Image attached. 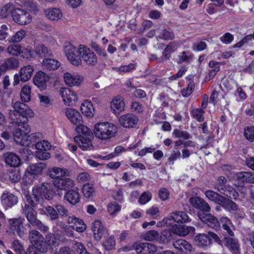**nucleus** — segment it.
Returning a JSON list of instances; mask_svg holds the SVG:
<instances>
[{
  "instance_id": "nucleus-13",
  "label": "nucleus",
  "mask_w": 254,
  "mask_h": 254,
  "mask_svg": "<svg viewBox=\"0 0 254 254\" xmlns=\"http://www.w3.org/2000/svg\"><path fill=\"white\" fill-rule=\"evenodd\" d=\"M60 94L65 104L71 106L77 101L76 93L68 88H63L60 90Z\"/></svg>"
},
{
  "instance_id": "nucleus-2",
  "label": "nucleus",
  "mask_w": 254,
  "mask_h": 254,
  "mask_svg": "<svg viewBox=\"0 0 254 254\" xmlns=\"http://www.w3.org/2000/svg\"><path fill=\"white\" fill-rule=\"evenodd\" d=\"M34 116V112H10L11 124L15 128L13 130V139L17 144L30 146L39 137L38 132L28 135L30 128L27 124L28 118Z\"/></svg>"
},
{
  "instance_id": "nucleus-46",
  "label": "nucleus",
  "mask_w": 254,
  "mask_h": 254,
  "mask_svg": "<svg viewBox=\"0 0 254 254\" xmlns=\"http://www.w3.org/2000/svg\"><path fill=\"white\" fill-rule=\"evenodd\" d=\"M193 58V55L189 51H183L178 55L177 62L181 64L184 62L190 63Z\"/></svg>"
},
{
  "instance_id": "nucleus-5",
  "label": "nucleus",
  "mask_w": 254,
  "mask_h": 254,
  "mask_svg": "<svg viewBox=\"0 0 254 254\" xmlns=\"http://www.w3.org/2000/svg\"><path fill=\"white\" fill-rule=\"evenodd\" d=\"M82 49V45H80L78 48L71 44H68L65 47L64 52L65 55L68 61L73 65L78 66L81 64Z\"/></svg>"
},
{
  "instance_id": "nucleus-54",
  "label": "nucleus",
  "mask_w": 254,
  "mask_h": 254,
  "mask_svg": "<svg viewBox=\"0 0 254 254\" xmlns=\"http://www.w3.org/2000/svg\"><path fill=\"white\" fill-rule=\"evenodd\" d=\"M157 38L168 41L174 39L175 35L172 31H168L166 29H163L161 30L160 35L157 37Z\"/></svg>"
},
{
  "instance_id": "nucleus-28",
  "label": "nucleus",
  "mask_w": 254,
  "mask_h": 254,
  "mask_svg": "<svg viewBox=\"0 0 254 254\" xmlns=\"http://www.w3.org/2000/svg\"><path fill=\"white\" fill-rule=\"evenodd\" d=\"M237 181L241 183L254 184V174L250 172H240L236 174Z\"/></svg>"
},
{
  "instance_id": "nucleus-34",
  "label": "nucleus",
  "mask_w": 254,
  "mask_h": 254,
  "mask_svg": "<svg viewBox=\"0 0 254 254\" xmlns=\"http://www.w3.org/2000/svg\"><path fill=\"white\" fill-rule=\"evenodd\" d=\"M220 223L222 225V228L226 231L228 235L230 236H233L234 233L233 231L234 225L231 220L227 217H222L220 220Z\"/></svg>"
},
{
  "instance_id": "nucleus-7",
  "label": "nucleus",
  "mask_w": 254,
  "mask_h": 254,
  "mask_svg": "<svg viewBox=\"0 0 254 254\" xmlns=\"http://www.w3.org/2000/svg\"><path fill=\"white\" fill-rule=\"evenodd\" d=\"M133 248L138 254H154L157 251L156 245L147 242H135Z\"/></svg>"
},
{
  "instance_id": "nucleus-35",
  "label": "nucleus",
  "mask_w": 254,
  "mask_h": 254,
  "mask_svg": "<svg viewBox=\"0 0 254 254\" xmlns=\"http://www.w3.org/2000/svg\"><path fill=\"white\" fill-rule=\"evenodd\" d=\"M206 197L216 204L220 205L224 197L223 195L212 190H207L204 192Z\"/></svg>"
},
{
  "instance_id": "nucleus-12",
  "label": "nucleus",
  "mask_w": 254,
  "mask_h": 254,
  "mask_svg": "<svg viewBox=\"0 0 254 254\" xmlns=\"http://www.w3.org/2000/svg\"><path fill=\"white\" fill-rule=\"evenodd\" d=\"M8 222L10 225V229L14 234H17L20 237L25 235L26 229L23 226L22 219H11L8 221Z\"/></svg>"
},
{
  "instance_id": "nucleus-52",
  "label": "nucleus",
  "mask_w": 254,
  "mask_h": 254,
  "mask_svg": "<svg viewBox=\"0 0 254 254\" xmlns=\"http://www.w3.org/2000/svg\"><path fill=\"white\" fill-rule=\"evenodd\" d=\"M8 175L9 179L12 183H17L19 182L21 178L20 173L19 171L17 169H11L8 171Z\"/></svg>"
},
{
  "instance_id": "nucleus-26",
  "label": "nucleus",
  "mask_w": 254,
  "mask_h": 254,
  "mask_svg": "<svg viewBox=\"0 0 254 254\" xmlns=\"http://www.w3.org/2000/svg\"><path fill=\"white\" fill-rule=\"evenodd\" d=\"M228 198L224 196L220 205L226 211L234 213L238 210V206L231 198Z\"/></svg>"
},
{
  "instance_id": "nucleus-25",
  "label": "nucleus",
  "mask_w": 254,
  "mask_h": 254,
  "mask_svg": "<svg viewBox=\"0 0 254 254\" xmlns=\"http://www.w3.org/2000/svg\"><path fill=\"white\" fill-rule=\"evenodd\" d=\"M64 80L66 85L69 86H78L81 83L83 77L79 75H72L66 72L64 74Z\"/></svg>"
},
{
  "instance_id": "nucleus-21",
  "label": "nucleus",
  "mask_w": 254,
  "mask_h": 254,
  "mask_svg": "<svg viewBox=\"0 0 254 254\" xmlns=\"http://www.w3.org/2000/svg\"><path fill=\"white\" fill-rule=\"evenodd\" d=\"M173 247L182 253L188 254L191 253L192 250L191 245L182 239H180L173 243Z\"/></svg>"
},
{
  "instance_id": "nucleus-20",
  "label": "nucleus",
  "mask_w": 254,
  "mask_h": 254,
  "mask_svg": "<svg viewBox=\"0 0 254 254\" xmlns=\"http://www.w3.org/2000/svg\"><path fill=\"white\" fill-rule=\"evenodd\" d=\"M64 198L70 204L75 205L79 202L80 195L78 190L70 189L65 192Z\"/></svg>"
},
{
  "instance_id": "nucleus-38",
  "label": "nucleus",
  "mask_w": 254,
  "mask_h": 254,
  "mask_svg": "<svg viewBox=\"0 0 254 254\" xmlns=\"http://www.w3.org/2000/svg\"><path fill=\"white\" fill-rule=\"evenodd\" d=\"M42 65L47 70H56L60 66V63L54 59L45 58L42 62Z\"/></svg>"
},
{
  "instance_id": "nucleus-30",
  "label": "nucleus",
  "mask_w": 254,
  "mask_h": 254,
  "mask_svg": "<svg viewBox=\"0 0 254 254\" xmlns=\"http://www.w3.org/2000/svg\"><path fill=\"white\" fill-rule=\"evenodd\" d=\"M7 52L10 55L13 56H18L22 53L31 55L30 51L27 48L22 50L20 45H11L8 47L7 48Z\"/></svg>"
},
{
  "instance_id": "nucleus-29",
  "label": "nucleus",
  "mask_w": 254,
  "mask_h": 254,
  "mask_svg": "<svg viewBox=\"0 0 254 254\" xmlns=\"http://www.w3.org/2000/svg\"><path fill=\"white\" fill-rule=\"evenodd\" d=\"M49 175L51 178L54 179V180H56L68 176L69 172L66 169L54 167L49 170Z\"/></svg>"
},
{
  "instance_id": "nucleus-33",
  "label": "nucleus",
  "mask_w": 254,
  "mask_h": 254,
  "mask_svg": "<svg viewBox=\"0 0 254 254\" xmlns=\"http://www.w3.org/2000/svg\"><path fill=\"white\" fill-rule=\"evenodd\" d=\"M36 54L40 58L51 57L52 51L43 44H39L35 46L34 49Z\"/></svg>"
},
{
  "instance_id": "nucleus-17",
  "label": "nucleus",
  "mask_w": 254,
  "mask_h": 254,
  "mask_svg": "<svg viewBox=\"0 0 254 254\" xmlns=\"http://www.w3.org/2000/svg\"><path fill=\"white\" fill-rule=\"evenodd\" d=\"M83 59L87 64L95 65L97 62L96 55L89 48L83 45L81 59Z\"/></svg>"
},
{
  "instance_id": "nucleus-1",
  "label": "nucleus",
  "mask_w": 254,
  "mask_h": 254,
  "mask_svg": "<svg viewBox=\"0 0 254 254\" xmlns=\"http://www.w3.org/2000/svg\"><path fill=\"white\" fill-rule=\"evenodd\" d=\"M50 185L49 184H43L40 187L34 188L31 194L26 195L28 204H25L23 207V213L30 225L45 231H47L48 228L37 219V212L34 208L40 202L43 196L48 200L53 198L54 193L50 190Z\"/></svg>"
},
{
  "instance_id": "nucleus-14",
  "label": "nucleus",
  "mask_w": 254,
  "mask_h": 254,
  "mask_svg": "<svg viewBox=\"0 0 254 254\" xmlns=\"http://www.w3.org/2000/svg\"><path fill=\"white\" fill-rule=\"evenodd\" d=\"M53 185L57 189L60 190H67L73 188L75 186L74 181L69 178H62L53 180Z\"/></svg>"
},
{
  "instance_id": "nucleus-51",
  "label": "nucleus",
  "mask_w": 254,
  "mask_h": 254,
  "mask_svg": "<svg viewBox=\"0 0 254 254\" xmlns=\"http://www.w3.org/2000/svg\"><path fill=\"white\" fill-rule=\"evenodd\" d=\"M31 87L25 85L22 87L20 93V97L22 101L29 102L31 99Z\"/></svg>"
},
{
  "instance_id": "nucleus-61",
  "label": "nucleus",
  "mask_w": 254,
  "mask_h": 254,
  "mask_svg": "<svg viewBox=\"0 0 254 254\" xmlns=\"http://www.w3.org/2000/svg\"><path fill=\"white\" fill-rule=\"evenodd\" d=\"M10 30L6 25H2L0 27V41H4L8 37Z\"/></svg>"
},
{
  "instance_id": "nucleus-45",
  "label": "nucleus",
  "mask_w": 254,
  "mask_h": 254,
  "mask_svg": "<svg viewBox=\"0 0 254 254\" xmlns=\"http://www.w3.org/2000/svg\"><path fill=\"white\" fill-rule=\"evenodd\" d=\"M47 17L52 20H58L62 16V13L60 9L53 8L46 11Z\"/></svg>"
},
{
  "instance_id": "nucleus-43",
  "label": "nucleus",
  "mask_w": 254,
  "mask_h": 254,
  "mask_svg": "<svg viewBox=\"0 0 254 254\" xmlns=\"http://www.w3.org/2000/svg\"><path fill=\"white\" fill-rule=\"evenodd\" d=\"M43 236L36 230H31L29 233V239L32 244L30 246H34L43 239Z\"/></svg>"
},
{
  "instance_id": "nucleus-57",
  "label": "nucleus",
  "mask_w": 254,
  "mask_h": 254,
  "mask_svg": "<svg viewBox=\"0 0 254 254\" xmlns=\"http://www.w3.org/2000/svg\"><path fill=\"white\" fill-rule=\"evenodd\" d=\"M152 198L151 193L147 190L143 192L138 199V202L140 204H145L149 202Z\"/></svg>"
},
{
  "instance_id": "nucleus-49",
  "label": "nucleus",
  "mask_w": 254,
  "mask_h": 254,
  "mask_svg": "<svg viewBox=\"0 0 254 254\" xmlns=\"http://www.w3.org/2000/svg\"><path fill=\"white\" fill-rule=\"evenodd\" d=\"M160 234L157 231L150 230L145 233L142 236V239L147 241H153L159 239Z\"/></svg>"
},
{
  "instance_id": "nucleus-15",
  "label": "nucleus",
  "mask_w": 254,
  "mask_h": 254,
  "mask_svg": "<svg viewBox=\"0 0 254 254\" xmlns=\"http://www.w3.org/2000/svg\"><path fill=\"white\" fill-rule=\"evenodd\" d=\"M49 75L42 71H39L36 73L33 78V82L34 84L41 90L45 89L47 86V82L49 80Z\"/></svg>"
},
{
  "instance_id": "nucleus-62",
  "label": "nucleus",
  "mask_w": 254,
  "mask_h": 254,
  "mask_svg": "<svg viewBox=\"0 0 254 254\" xmlns=\"http://www.w3.org/2000/svg\"><path fill=\"white\" fill-rule=\"evenodd\" d=\"M34 247H35L38 251L42 253H46L49 250H50L44 242V238Z\"/></svg>"
},
{
  "instance_id": "nucleus-36",
  "label": "nucleus",
  "mask_w": 254,
  "mask_h": 254,
  "mask_svg": "<svg viewBox=\"0 0 254 254\" xmlns=\"http://www.w3.org/2000/svg\"><path fill=\"white\" fill-rule=\"evenodd\" d=\"M33 71V67L30 65L25 66L21 68L19 72L20 80L22 82L28 81L32 76Z\"/></svg>"
},
{
  "instance_id": "nucleus-44",
  "label": "nucleus",
  "mask_w": 254,
  "mask_h": 254,
  "mask_svg": "<svg viewBox=\"0 0 254 254\" xmlns=\"http://www.w3.org/2000/svg\"><path fill=\"white\" fill-rule=\"evenodd\" d=\"M66 116L70 122L74 125H80L82 122V117L80 112H65Z\"/></svg>"
},
{
  "instance_id": "nucleus-47",
  "label": "nucleus",
  "mask_w": 254,
  "mask_h": 254,
  "mask_svg": "<svg viewBox=\"0 0 254 254\" xmlns=\"http://www.w3.org/2000/svg\"><path fill=\"white\" fill-rule=\"evenodd\" d=\"M15 8L12 3H8L2 7L0 11V17L2 18H5L12 12Z\"/></svg>"
},
{
  "instance_id": "nucleus-8",
  "label": "nucleus",
  "mask_w": 254,
  "mask_h": 254,
  "mask_svg": "<svg viewBox=\"0 0 254 254\" xmlns=\"http://www.w3.org/2000/svg\"><path fill=\"white\" fill-rule=\"evenodd\" d=\"M197 216L199 219L206 224L209 227L216 230H219L220 224L218 219L210 213L198 212Z\"/></svg>"
},
{
  "instance_id": "nucleus-60",
  "label": "nucleus",
  "mask_w": 254,
  "mask_h": 254,
  "mask_svg": "<svg viewBox=\"0 0 254 254\" xmlns=\"http://www.w3.org/2000/svg\"><path fill=\"white\" fill-rule=\"evenodd\" d=\"M50 153L47 151L37 150L35 152V157L40 160H46L50 158Z\"/></svg>"
},
{
  "instance_id": "nucleus-59",
  "label": "nucleus",
  "mask_w": 254,
  "mask_h": 254,
  "mask_svg": "<svg viewBox=\"0 0 254 254\" xmlns=\"http://www.w3.org/2000/svg\"><path fill=\"white\" fill-rule=\"evenodd\" d=\"M116 245V241L114 237L111 236L107 238L103 243V246L107 250L113 249Z\"/></svg>"
},
{
  "instance_id": "nucleus-10",
  "label": "nucleus",
  "mask_w": 254,
  "mask_h": 254,
  "mask_svg": "<svg viewBox=\"0 0 254 254\" xmlns=\"http://www.w3.org/2000/svg\"><path fill=\"white\" fill-rule=\"evenodd\" d=\"M189 202L193 207L201 211V212H208L210 211V205L205 199L200 197H191L190 198Z\"/></svg>"
},
{
  "instance_id": "nucleus-55",
  "label": "nucleus",
  "mask_w": 254,
  "mask_h": 254,
  "mask_svg": "<svg viewBox=\"0 0 254 254\" xmlns=\"http://www.w3.org/2000/svg\"><path fill=\"white\" fill-rule=\"evenodd\" d=\"M173 135L176 138H182L186 140L191 138V135L188 132L178 129H175L174 130Z\"/></svg>"
},
{
  "instance_id": "nucleus-18",
  "label": "nucleus",
  "mask_w": 254,
  "mask_h": 254,
  "mask_svg": "<svg viewBox=\"0 0 254 254\" xmlns=\"http://www.w3.org/2000/svg\"><path fill=\"white\" fill-rule=\"evenodd\" d=\"M172 231L174 234L180 236H185L189 233L193 234L195 232V228L192 226L175 224L172 226Z\"/></svg>"
},
{
  "instance_id": "nucleus-58",
  "label": "nucleus",
  "mask_w": 254,
  "mask_h": 254,
  "mask_svg": "<svg viewBox=\"0 0 254 254\" xmlns=\"http://www.w3.org/2000/svg\"><path fill=\"white\" fill-rule=\"evenodd\" d=\"M50 147L51 145L50 143L48 141L45 140L38 141L35 143V147L37 150L47 151L48 149L50 148Z\"/></svg>"
},
{
  "instance_id": "nucleus-40",
  "label": "nucleus",
  "mask_w": 254,
  "mask_h": 254,
  "mask_svg": "<svg viewBox=\"0 0 254 254\" xmlns=\"http://www.w3.org/2000/svg\"><path fill=\"white\" fill-rule=\"evenodd\" d=\"M39 213L41 214H46L50 216L51 220H56L59 218V214L55 208L48 206L43 208H39Z\"/></svg>"
},
{
  "instance_id": "nucleus-9",
  "label": "nucleus",
  "mask_w": 254,
  "mask_h": 254,
  "mask_svg": "<svg viewBox=\"0 0 254 254\" xmlns=\"http://www.w3.org/2000/svg\"><path fill=\"white\" fill-rule=\"evenodd\" d=\"M120 125L125 127L131 128L135 127L138 122V117L131 113H127L119 118Z\"/></svg>"
},
{
  "instance_id": "nucleus-27",
  "label": "nucleus",
  "mask_w": 254,
  "mask_h": 254,
  "mask_svg": "<svg viewBox=\"0 0 254 254\" xmlns=\"http://www.w3.org/2000/svg\"><path fill=\"white\" fill-rule=\"evenodd\" d=\"M170 220L177 223H184L190 221L188 215L184 211H176L172 212L169 217Z\"/></svg>"
},
{
  "instance_id": "nucleus-42",
  "label": "nucleus",
  "mask_w": 254,
  "mask_h": 254,
  "mask_svg": "<svg viewBox=\"0 0 254 254\" xmlns=\"http://www.w3.org/2000/svg\"><path fill=\"white\" fill-rule=\"evenodd\" d=\"M82 191L84 196L90 198L93 197L95 194V190L93 184L87 183L82 188Z\"/></svg>"
},
{
  "instance_id": "nucleus-19",
  "label": "nucleus",
  "mask_w": 254,
  "mask_h": 254,
  "mask_svg": "<svg viewBox=\"0 0 254 254\" xmlns=\"http://www.w3.org/2000/svg\"><path fill=\"white\" fill-rule=\"evenodd\" d=\"M46 165L44 163L32 164L30 165L25 171V175L27 176H37L41 174L44 169L46 168Z\"/></svg>"
},
{
  "instance_id": "nucleus-63",
  "label": "nucleus",
  "mask_w": 254,
  "mask_h": 254,
  "mask_svg": "<svg viewBox=\"0 0 254 254\" xmlns=\"http://www.w3.org/2000/svg\"><path fill=\"white\" fill-rule=\"evenodd\" d=\"M81 111H94V108L92 102L88 100H85L80 107Z\"/></svg>"
},
{
  "instance_id": "nucleus-37",
  "label": "nucleus",
  "mask_w": 254,
  "mask_h": 254,
  "mask_svg": "<svg viewBox=\"0 0 254 254\" xmlns=\"http://www.w3.org/2000/svg\"><path fill=\"white\" fill-rule=\"evenodd\" d=\"M19 62L18 60L14 58H10L6 59L0 65V69L3 71H5L8 69H14L18 67Z\"/></svg>"
},
{
  "instance_id": "nucleus-6",
  "label": "nucleus",
  "mask_w": 254,
  "mask_h": 254,
  "mask_svg": "<svg viewBox=\"0 0 254 254\" xmlns=\"http://www.w3.org/2000/svg\"><path fill=\"white\" fill-rule=\"evenodd\" d=\"M13 20L16 23L25 25L30 23L32 21V16L27 11L16 8L12 12Z\"/></svg>"
},
{
  "instance_id": "nucleus-56",
  "label": "nucleus",
  "mask_w": 254,
  "mask_h": 254,
  "mask_svg": "<svg viewBox=\"0 0 254 254\" xmlns=\"http://www.w3.org/2000/svg\"><path fill=\"white\" fill-rule=\"evenodd\" d=\"M244 136L251 141H254V126L247 127L244 129Z\"/></svg>"
},
{
  "instance_id": "nucleus-48",
  "label": "nucleus",
  "mask_w": 254,
  "mask_h": 254,
  "mask_svg": "<svg viewBox=\"0 0 254 254\" xmlns=\"http://www.w3.org/2000/svg\"><path fill=\"white\" fill-rule=\"evenodd\" d=\"M173 233L172 231V227L168 230H164L161 236H160V242L162 244H167L173 238Z\"/></svg>"
},
{
  "instance_id": "nucleus-4",
  "label": "nucleus",
  "mask_w": 254,
  "mask_h": 254,
  "mask_svg": "<svg viewBox=\"0 0 254 254\" xmlns=\"http://www.w3.org/2000/svg\"><path fill=\"white\" fill-rule=\"evenodd\" d=\"M226 183L227 179L223 176H220L214 184L213 188L227 197L235 200L239 199V193L230 185H226Z\"/></svg>"
},
{
  "instance_id": "nucleus-31",
  "label": "nucleus",
  "mask_w": 254,
  "mask_h": 254,
  "mask_svg": "<svg viewBox=\"0 0 254 254\" xmlns=\"http://www.w3.org/2000/svg\"><path fill=\"white\" fill-rule=\"evenodd\" d=\"M177 43L174 41L170 42L162 52L161 59L163 61L168 60L170 59L171 54L176 51Z\"/></svg>"
},
{
  "instance_id": "nucleus-24",
  "label": "nucleus",
  "mask_w": 254,
  "mask_h": 254,
  "mask_svg": "<svg viewBox=\"0 0 254 254\" xmlns=\"http://www.w3.org/2000/svg\"><path fill=\"white\" fill-rule=\"evenodd\" d=\"M195 244L199 247L207 249L211 244V240L205 234H199L194 238Z\"/></svg>"
},
{
  "instance_id": "nucleus-11",
  "label": "nucleus",
  "mask_w": 254,
  "mask_h": 254,
  "mask_svg": "<svg viewBox=\"0 0 254 254\" xmlns=\"http://www.w3.org/2000/svg\"><path fill=\"white\" fill-rule=\"evenodd\" d=\"M92 229L94 237L97 240H100L101 238L109 236L108 230L100 220H95L93 223Z\"/></svg>"
},
{
  "instance_id": "nucleus-50",
  "label": "nucleus",
  "mask_w": 254,
  "mask_h": 254,
  "mask_svg": "<svg viewBox=\"0 0 254 254\" xmlns=\"http://www.w3.org/2000/svg\"><path fill=\"white\" fill-rule=\"evenodd\" d=\"M26 32L24 30H21L16 32L12 36L8 38L7 40L9 42L17 43L21 41L25 36Z\"/></svg>"
},
{
  "instance_id": "nucleus-41",
  "label": "nucleus",
  "mask_w": 254,
  "mask_h": 254,
  "mask_svg": "<svg viewBox=\"0 0 254 254\" xmlns=\"http://www.w3.org/2000/svg\"><path fill=\"white\" fill-rule=\"evenodd\" d=\"M75 130L78 134L76 136L93 137L91 130L87 127L81 124L76 127Z\"/></svg>"
},
{
  "instance_id": "nucleus-22",
  "label": "nucleus",
  "mask_w": 254,
  "mask_h": 254,
  "mask_svg": "<svg viewBox=\"0 0 254 254\" xmlns=\"http://www.w3.org/2000/svg\"><path fill=\"white\" fill-rule=\"evenodd\" d=\"M93 137L75 136L74 138L75 142L79 147L84 151L91 150L93 146L91 143V139Z\"/></svg>"
},
{
  "instance_id": "nucleus-23",
  "label": "nucleus",
  "mask_w": 254,
  "mask_h": 254,
  "mask_svg": "<svg viewBox=\"0 0 254 254\" xmlns=\"http://www.w3.org/2000/svg\"><path fill=\"white\" fill-rule=\"evenodd\" d=\"M224 244L233 254H240V245L238 240L232 238L225 237Z\"/></svg>"
},
{
  "instance_id": "nucleus-32",
  "label": "nucleus",
  "mask_w": 254,
  "mask_h": 254,
  "mask_svg": "<svg viewBox=\"0 0 254 254\" xmlns=\"http://www.w3.org/2000/svg\"><path fill=\"white\" fill-rule=\"evenodd\" d=\"M5 162L11 167H17L20 164L21 160L19 156L10 152L5 154Z\"/></svg>"
},
{
  "instance_id": "nucleus-64",
  "label": "nucleus",
  "mask_w": 254,
  "mask_h": 254,
  "mask_svg": "<svg viewBox=\"0 0 254 254\" xmlns=\"http://www.w3.org/2000/svg\"><path fill=\"white\" fill-rule=\"evenodd\" d=\"M73 229L77 232L81 233L84 231L86 229V226L82 219H78V222L75 225L73 226Z\"/></svg>"
},
{
  "instance_id": "nucleus-53",
  "label": "nucleus",
  "mask_w": 254,
  "mask_h": 254,
  "mask_svg": "<svg viewBox=\"0 0 254 254\" xmlns=\"http://www.w3.org/2000/svg\"><path fill=\"white\" fill-rule=\"evenodd\" d=\"M121 209V205L115 201L111 202L107 205V210L111 215H115Z\"/></svg>"
},
{
  "instance_id": "nucleus-39",
  "label": "nucleus",
  "mask_w": 254,
  "mask_h": 254,
  "mask_svg": "<svg viewBox=\"0 0 254 254\" xmlns=\"http://www.w3.org/2000/svg\"><path fill=\"white\" fill-rule=\"evenodd\" d=\"M125 104L123 100V98L120 96H118L114 98L111 102V108L115 111L118 110L119 111H124Z\"/></svg>"
},
{
  "instance_id": "nucleus-3",
  "label": "nucleus",
  "mask_w": 254,
  "mask_h": 254,
  "mask_svg": "<svg viewBox=\"0 0 254 254\" xmlns=\"http://www.w3.org/2000/svg\"><path fill=\"white\" fill-rule=\"evenodd\" d=\"M118 131V126L108 122L97 123L94 127L95 137L102 140H106L115 137Z\"/></svg>"
},
{
  "instance_id": "nucleus-16",
  "label": "nucleus",
  "mask_w": 254,
  "mask_h": 254,
  "mask_svg": "<svg viewBox=\"0 0 254 254\" xmlns=\"http://www.w3.org/2000/svg\"><path fill=\"white\" fill-rule=\"evenodd\" d=\"M2 204L6 208H11L18 202V197L9 192H4L0 197Z\"/></svg>"
}]
</instances>
